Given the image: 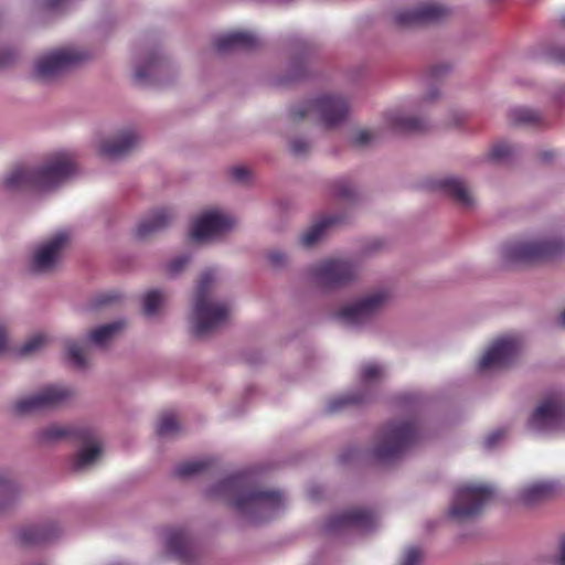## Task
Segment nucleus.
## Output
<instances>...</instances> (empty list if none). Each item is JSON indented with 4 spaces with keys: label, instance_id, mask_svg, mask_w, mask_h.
Wrapping results in <instances>:
<instances>
[{
    "label": "nucleus",
    "instance_id": "obj_3",
    "mask_svg": "<svg viewBox=\"0 0 565 565\" xmlns=\"http://www.w3.org/2000/svg\"><path fill=\"white\" fill-rule=\"evenodd\" d=\"M215 281L212 269L201 274L195 287L194 308L192 312V333L195 337L206 335L221 328L228 318L230 307L223 302H212L210 292Z\"/></svg>",
    "mask_w": 565,
    "mask_h": 565
},
{
    "label": "nucleus",
    "instance_id": "obj_6",
    "mask_svg": "<svg viewBox=\"0 0 565 565\" xmlns=\"http://www.w3.org/2000/svg\"><path fill=\"white\" fill-rule=\"evenodd\" d=\"M565 250V242L561 239L539 242H514L504 246L507 262L531 264L553 259Z\"/></svg>",
    "mask_w": 565,
    "mask_h": 565
},
{
    "label": "nucleus",
    "instance_id": "obj_41",
    "mask_svg": "<svg viewBox=\"0 0 565 565\" xmlns=\"http://www.w3.org/2000/svg\"><path fill=\"white\" fill-rule=\"evenodd\" d=\"M14 488L12 483L8 481L0 482V510L4 509L13 499Z\"/></svg>",
    "mask_w": 565,
    "mask_h": 565
},
{
    "label": "nucleus",
    "instance_id": "obj_21",
    "mask_svg": "<svg viewBox=\"0 0 565 565\" xmlns=\"http://www.w3.org/2000/svg\"><path fill=\"white\" fill-rule=\"evenodd\" d=\"M434 188L444 191L451 196L462 207H470L473 205V198L469 192L466 183L458 178H446L437 181Z\"/></svg>",
    "mask_w": 565,
    "mask_h": 565
},
{
    "label": "nucleus",
    "instance_id": "obj_42",
    "mask_svg": "<svg viewBox=\"0 0 565 565\" xmlns=\"http://www.w3.org/2000/svg\"><path fill=\"white\" fill-rule=\"evenodd\" d=\"M375 134L371 130H359L352 138V145L355 147H364L374 140Z\"/></svg>",
    "mask_w": 565,
    "mask_h": 565
},
{
    "label": "nucleus",
    "instance_id": "obj_38",
    "mask_svg": "<svg viewBox=\"0 0 565 565\" xmlns=\"http://www.w3.org/2000/svg\"><path fill=\"white\" fill-rule=\"evenodd\" d=\"M332 193L339 199H351L353 198L354 191L347 180L341 179L333 182Z\"/></svg>",
    "mask_w": 565,
    "mask_h": 565
},
{
    "label": "nucleus",
    "instance_id": "obj_46",
    "mask_svg": "<svg viewBox=\"0 0 565 565\" xmlns=\"http://www.w3.org/2000/svg\"><path fill=\"white\" fill-rule=\"evenodd\" d=\"M505 436V431L503 429H498L489 434L483 440L484 447L490 449L494 447L499 440H501Z\"/></svg>",
    "mask_w": 565,
    "mask_h": 565
},
{
    "label": "nucleus",
    "instance_id": "obj_53",
    "mask_svg": "<svg viewBox=\"0 0 565 565\" xmlns=\"http://www.w3.org/2000/svg\"><path fill=\"white\" fill-rule=\"evenodd\" d=\"M8 337L4 328L0 326V353L4 352L7 349Z\"/></svg>",
    "mask_w": 565,
    "mask_h": 565
},
{
    "label": "nucleus",
    "instance_id": "obj_13",
    "mask_svg": "<svg viewBox=\"0 0 565 565\" xmlns=\"http://www.w3.org/2000/svg\"><path fill=\"white\" fill-rule=\"evenodd\" d=\"M520 341L514 337L497 340L479 362L480 370L509 366L520 351Z\"/></svg>",
    "mask_w": 565,
    "mask_h": 565
},
{
    "label": "nucleus",
    "instance_id": "obj_44",
    "mask_svg": "<svg viewBox=\"0 0 565 565\" xmlns=\"http://www.w3.org/2000/svg\"><path fill=\"white\" fill-rule=\"evenodd\" d=\"M189 263H190L189 256H180L169 263L168 269L171 274H177V273L181 271L185 267V265Z\"/></svg>",
    "mask_w": 565,
    "mask_h": 565
},
{
    "label": "nucleus",
    "instance_id": "obj_2",
    "mask_svg": "<svg viewBox=\"0 0 565 565\" xmlns=\"http://www.w3.org/2000/svg\"><path fill=\"white\" fill-rule=\"evenodd\" d=\"M76 173V166L70 152L52 154L38 169L24 164L15 166L4 180L10 190L31 189L36 191L52 190Z\"/></svg>",
    "mask_w": 565,
    "mask_h": 565
},
{
    "label": "nucleus",
    "instance_id": "obj_31",
    "mask_svg": "<svg viewBox=\"0 0 565 565\" xmlns=\"http://www.w3.org/2000/svg\"><path fill=\"white\" fill-rule=\"evenodd\" d=\"M161 62L157 57H151L147 64L140 65L135 71V79L138 83L152 82V77L159 70Z\"/></svg>",
    "mask_w": 565,
    "mask_h": 565
},
{
    "label": "nucleus",
    "instance_id": "obj_9",
    "mask_svg": "<svg viewBox=\"0 0 565 565\" xmlns=\"http://www.w3.org/2000/svg\"><path fill=\"white\" fill-rule=\"evenodd\" d=\"M527 426L539 433L565 429V405L555 396L545 398L532 413Z\"/></svg>",
    "mask_w": 565,
    "mask_h": 565
},
{
    "label": "nucleus",
    "instance_id": "obj_22",
    "mask_svg": "<svg viewBox=\"0 0 565 565\" xmlns=\"http://www.w3.org/2000/svg\"><path fill=\"white\" fill-rule=\"evenodd\" d=\"M64 437H73L82 443H89L94 438V430L87 427L70 428L52 425L41 431L42 441H55Z\"/></svg>",
    "mask_w": 565,
    "mask_h": 565
},
{
    "label": "nucleus",
    "instance_id": "obj_29",
    "mask_svg": "<svg viewBox=\"0 0 565 565\" xmlns=\"http://www.w3.org/2000/svg\"><path fill=\"white\" fill-rule=\"evenodd\" d=\"M95 437L88 444H92L89 447L82 449L78 454H76L73 458V468L75 470H81L86 466L93 463L100 455L102 448L98 444H94Z\"/></svg>",
    "mask_w": 565,
    "mask_h": 565
},
{
    "label": "nucleus",
    "instance_id": "obj_15",
    "mask_svg": "<svg viewBox=\"0 0 565 565\" xmlns=\"http://www.w3.org/2000/svg\"><path fill=\"white\" fill-rule=\"evenodd\" d=\"M376 523L374 513L365 509H350L331 516L326 523L328 533L344 529L371 530Z\"/></svg>",
    "mask_w": 565,
    "mask_h": 565
},
{
    "label": "nucleus",
    "instance_id": "obj_19",
    "mask_svg": "<svg viewBox=\"0 0 565 565\" xmlns=\"http://www.w3.org/2000/svg\"><path fill=\"white\" fill-rule=\"evenodd\" d=\"M259 45V39L252 32L235 31L221 35L214 40V47L218 52L234 49L253 50Z\"/></svg>",
    "mask_w": 565,
    "mask_h": 565
},
{
    "label": "nucleus",
    "instance_id": "obj_56",
    "mask_svg": "<svg viewBox=\"0 0 565 565\" xmlns=\"http://www.w3.org/2000/svg\"><path fill=\"white\" fill-rule=\"evenodd\" d=\"M559 323L562 327H565V310L562 312L559 317Z\"/></svg>",
    "mask_w": 565,
    "mask_h": 565
},
{
    "label": "nucleus",
    "instance_id": "obj_40",
    "mask_svg": "<svg viewBox=\"0 0 565 565\" xmlns=\"http://www.w3.org/2000/svg\"><path fill=\"white\" fill-rule=\"evenodd\" d=\"M382 375V369L375 363H367L362 366L361 377L364 382H371Z\"/></svg>",
    "mask_w": 565,
    "mask_h": 565
},
{
    "label": "nucleus",
    "instance_id": "obj_23",
    "mask_svg": "<svg viewBox=\"0 0 565 565\" xmlns=\"http://www.w3.org/2000/svg\"><path fill=\"white\" fill-rule=\"evenodd\" d=\"M169 552L182 563H190L193 558V548L183 530H172L167 537Z\"/></svg>",
    "mask_w": 565,
    "mask_h": 565
},
{
    "label": "nucleus",
    "instance_id": "obj_24",
    "mask_svg": "<svg viewBox=\"0 0 565 565\" xmlns=\"http://www.w3.org/2000/svg\"><path fill=\"white\" fill-rule=\"evenodd\" d=\"M56 536V527L53 524L41 526H26L18 532V540L23 546H31L47 542Z\"/></svg>",
    "mask_w": 565,
    "mask_h": 565
},
{
    "label": "nucleus",
    "instance_id": "obj_51",
    "mask_svg": "<svg viewBox=\"0 0 565 565\" xmlns=\"http://www.w3.org/2000/svg\"><path fill=\"white\" fill-rule=\"evenodd\" d=\"M449 71V66L446 64L435 65L430 68L429 77L431 79H438Z\"/></svg>",
    "mask_w": 565,
    "mask_h": 565
},
{
    "label": "nucleus",
    "instance_id": "obj_43",
    "mask_svg": "<svg viewBox=\"0 0 565 565\" xmlns=\"http://www.w3.org/2000/svg\"><path fill=\"white\" fill-rule=\"evenodd\" d=\"M422 553L418 547L412 546L405 551L401 565H418Z\"/></svg>",
    "mask_w": 565,
    "mask_h": 565
},
{
    "label": "nucleus",
    "instance_id": "obj_48",
    "mask_svg": "<svg viewBox=\"0 0 565 565\" xmlns=\"http://www.w3.org/2000/svg\"><path fill=\"white\" fill-rule=\"evenodd\" d=\"M231 177L237 182H246L248 180L249 171L245 167H234L230 171Z\"/></svg>",
    "mask_w": 565,
    "mask_h": 565
},
{
    "label": "nucleus",
    "instance_id": "obj_16",
    "mask_svg": "<svg viewBox=\"0 0 565 565\" xmlns=\"http://www.w3.org/2000/svg\"><path fill=\"white\" fill-rule=\"evenodd\" d=\"M68 236L66 233H58L47 243L40 246L33 254L31 268L35 273L51 271L58 262L61 250L65 246Z\"/></svg>",
    "mask_w": 565,
    "mask_h": 565
},
{
    "label": "nucleus",
    "instance_id": "obj_1",
    "mask_svg": "<svg viewBox=\"0 0 565 565\" xmlns=\"http://www.w3.org/2000/svg\"><path fill=\"white\" fill-rule=\"evenodd\" d=\"M211 497H221L253 522L270 519L284 507L280 491L262 490L257 487L254 473L237 472L210 490Z\"/></svg>",
    "mask_w": 565,
    "mask_h": 565
},
{
    "label": "nucleus",
    "instance_id": "obj_55",
    "mask_svg": "<svg viewBox=\"0 0 565 565\" xmlns=\"http://www.w3.org/2000/svg\"><path fill=\"white\" fill-rule=\"evenodd\" d=\"M558 565H565V541L563 542V544L561 546Z\"/></svg>",
    "mask_w": 565,
    "mask_h": 565
},
{
    "label": "nucleus",
    "instance_id": "obj_49",
    "mask_svg": "<svg viewBox=\"0 0 565 565\" xmlns=\"http://www.w3.org/2000/svg\"><path fill=\"white\" fill-rule=\"evenodd\" d=\"M15 61V53L12 51H1L0 52V68L10 66Z\"/></svg>",
    "mask_w": 565,
    "mask_h": 565
},
{
    "label": "nucleus",
    "instance_id": "obj_4",
    "mask_svg": "<svg viewBox=\"0 0 565 565\" xmlns=\"http://www.w3.org/2000/svg\"><path fill=\"white\" fill-rule=\"evenodd\" d=\"M420 436V428L416 420H391L384 425L376 437L373 448L374 457L380 461L395 460L415 446Z\"/></svg>",
    "mask_w": 565,
    "mask_h": 565
},
{
    "label": "nucleus",
    "instance_id": "obj_17",
    "mask_svg": "<svg viewBox=\"0 0 565 565\" xmlns=\"http://www.w3.org/2000/svg\"><path fill=\"white\" fill-rule=\"evenodd\" d=\"M386 298V292H375L352 306L341 309L338 317L349 324H360L366 321L384 303Z\"/></svg>",
    "mask_w": 565,
    "mask_h": 565
},
{
    "label": "nucleus",
    "instance_id": "obj_32",
    "mask_svg": "<svg viewBox=\"0 0 565 565\" xmlns=\"http://www.w3.org/2000/svg\"><path fill=\"white\" fill-rule=\"evenodd\" d=\"M539 118L540 115L537 111L524 107L513 108L509 113V119L513 124L535 122L539 120Z\"/></svg>",
    "mask_w": 565,
    "mask_h": 565
},
{
    "label": "nucleus",
    "instance_id": "obj_26",
    "mask_svg": "<svg viewBox=\"0 0 565 565\" xmlns=\"http://www.w3.org/2000/svg\"><path fill=\"white\" fill-rule=\"evenodd\" d=\"M554 492V487L550 482H535L525 487L521 492V500L529 505L541 502L550 498Z\"/></svg>",
    "mask_w": 565,
    "mask_h": 565
},
{
    "label": "nucleus",
    "instance_id": "obj_14",
    "mask_svg": "<svg viewBox=\"0 0 565 565\" xmlns=\"http://www.w3.org/2000/svg\"><path fill=\"white\" fill-rule=\"evenodd\" d=\"M449 10L439 4H423L412 10L396 12L394 20L399 26L435 23L448 17Z\"/></svg>",
    "mask_w": 565,
    "mask_h": 565
},
{
    "label": "nucleus",
    "instance_id": "obj_12",
    "mask_svg": "<svg viewBox=\"0 0 565 565\" xmlns=\"http://www.w3.org/2000/svg\"><path fill=\"white\" fill-rule=\"evenodd\" d=\"M234 225V220L218 211H209L198 217L191 227V238L194 241H204L218 236Z\"/></svg>",
    "mask_w": 565,
    "mask_h": 565
},
{
    "label": "nucleus",
    "instance_id": "obj_20",
    "mask_svg": "<svg viewBox=\"0 0 565 565\" xmlns=\"http://www.w3.org/2000/svg\"><path fill=\"white\" fill-rule=\"evenodd\" d=\"M173 220L169 209H159L143 218L136 228V236L140 239L147 238L153 233L166 228Z\"/></svg>",
    "mask_w": 565,
    "mask_h": 565
},
{
    "label": "nucleus",
    "instance_id": "obj_47",
    "mask_svg": "<svg viewBox=\"0 0 565 565\" xmlns=\"http://www.w3.org/2000/svg\"><path fill=\"white\" fill-rule=\"evenodd\" d=\"M117 300H119V295L115 291H110V292H105V294L97 296V298L95 300V302H96L95 305H96V307H100L104 305L115 302Z\"/></svg>",
    "mask_w": 565,
    "mask_h": 565
},
{
    "label": "nucleus",
    "instance_id": "obj_7",
    "mask_svg": "<svg viewBox=\"0 0 565 565\" xmlns=\"http://www.w3.org/2000/svg\"><path fill=\"white\" fill-rule=\"evenodd\" d=\"M494 494L486 484H462L457 488L449 513L458 520L470 519L479 514Z\"/></svg>",
    "mask_w": 565,
    "mask_h": 565
},
{
    "label": "nucleus",
    "instance_id": "obj_45",
    "mask_svg": "<svg viewBox=\"0 0 565 565\" xmlns=\"http://www.w3.org/2000/svg\"><path fill=\"white\" fill-rule=\"evenodd\" d=\"M310 145L307 141L295 139L290 143V150L295 156H303L309 151Z\"/></svg>",
    "mask_w": 565,
    "mask_h": 565
},
{
    "label": "nucleus",
    "instance_id": "obj_27",
    "mask_svg": "<svg viewBox=\"0 0 565 565\" xmlns=\"http://www.w3.org/2000/svg\"><path fill=\"white\" fill-rule=\"evenodd\" d=\"M339 221L340 220L335 216L322 217L300 236V244L305 247L313 246L322 237L324 231Z\"/></svg>",
    "mask_w": 565,
    "mask_h": 565
},
{
    "label": "nucleus",
    "instance_id": "obj_28",
    "mask_svg": "<svg viewBox=\"0 0 565 565\" xmlns=\"http://www.w3.org/2000/svg\"><path fill=\"white\" fill-rule=\"evenodd\" d=\"M125 328L124 321H116L92 330L88 334L89 342L96 345H105L113 337Z\"/></svg>",
    "mask_w": 565,
    "mask_h": 565
},
{
    "label": "nucleus",
    "instance_id": "obj_30",
    "mask_svg": "<svg viewBox=\"0 0 565 565\" xmlns=\"http://www.w3.org/2000/svg\"><path fill=\"white\" fill-rule=\"evenodd\" d=\"M212 465L211 460H190L177 466L174 473L180 478L192 477L205 471Z\"/></svg>",
    "mask_w": 565,
    "mask_h": 565
},
{
    "label": "nucleus",
    "instance_id": "obj_50",
    "mask_svg": "<svg viewBox=\"0 0 565 565\" xmlns=\"http://www.w3.org/2000/svg\"><path fill=\"white\" fill-rule=\"evenodd\" d=\"M267 257H268L269 263L275 267L281 266L286 260L285 254L281 252H278V250H273V252L268 253Z\"/></svg>",
    "mask_w": 565,
    "mask_h": 565
},
{
    "label": "nucleus",
    "instance_id": "obj_25",
    "mask_svg": "<svg viewBox=\"0 0 565 565\" xmlns=\"http://www.w3.org/2000/svg\"><path fill=\"white\" fill-rule=\"evenodd\" d=\"M386 121L392 129L402 132H424L427 130L425 120L416 117H407L397 111L387 114Z\"/></svg>",
    "mask_w": 565,
    "mask_h": 565
},
{
    "label": "nucleus",
    "instance_id": "obj_11",
    "mask_svg": "<svg viewBox=\"0 0 565 565\" xmlns=\"http://www.w3.org/2000/svg\"><path fill=\"white\" fill-rule=\"evenodd\" d=\"M72 392L61 386H49L40 393L22 398L13 405L14 413L19 415L56 407L68 399Z\"/></svg>",
    "mask_w": 565,
    "mask_h": 565
},
{
    "label": "nucleus",
    "instance_id": "obj_37",
    "mask_svg": "<svg viewBox=\"0 0 565 565\" xmlns=\"http://www.w3.org/2000/svg\"><path fill=\"white\" fill-rule=\"evenodd\" d=\"M66 348L68 359L76 367L84 369L87 366L84 348L79 347L76 342H68Z\"/></svg>",
    "mask_w": 565,
    "mask_h": 565
},
{
    "label": "nucleus",
    "instance_id": "obj_54",
    "mask_svg": "<svg viewBox=\"0 0 565 565\" xmlns=\"http://www.w3.org/2000/svg\"><path fill=\"white\" fill-rule=\"evenodd\" d=\"M540 158H541L542 161L547 162L552 158H554V152H552V151H544V152H542L540 154Z\"/></svg>",
    "mask_w": 565,
    "mask_h": 565
},
{
    "label": "nucleus",
    "instance_id": "obj_39",
    "mask_svg": "<svg viewBox=\"0 0 565 565\" xmlns=\"http://www.w3.org/2000/svg\"><path fill=\"white\" fill-rule=\"evenodd\" d=\"M513 148L504 142L495 143L490 151V159L494 161H503L511 157Z\"/></svg>",
    "mask_w": 565,
    "mask_h": 565
},
{
    "label": "nucleus",
    "instance_id": "obj_34",
    "mask_svg": "<svg viewBox=\"0 0 565 565\" xmlns=\"http://www.w3.org/2000/svg\"><path fill=\"white\" fill-rule=\"evenodd\" d=\"M365 398L361 394H348L331 399L327 405L328 413H334L344 406L363 403Z\"/></svg>",
    "mask_w": 565,
    "mask_h": 565
},
{
    "label": "nucleus",
    "instance_id": "obj_18",
    "mask_svg": "<svg viewBox=\"0 0 565 565\" xmlns=\"http://www.w3.org/2000/svg\"><path fill=\"white\" fill-rule=\"evenodd\" d=\"M138 143V137L135 131L126 130L119 132L113 138L105 139L99 145V153L104 157L115 159L127 154Z\"/></svg>",
    "mask_w": 565,
    "mask_h": 565
},
{
    "label": "nucleus",
    "instance_id": "obj_35",
    "mask_svg": "<svg viewBox=\"0 0 565 565\" xmlns=\"http://www.w3.org/2000/svg\"><path fill=\"white\" fill-rule=\"evenodd\" d=\"M49 342V337L44 333H38L29 339L19 350L20 355H28L40 351Z\"/></svg>",
    "mask_w": 565,
    "mask_h": 565
},
{
    "label": "nucleus",
    "instance_id": "obj_36",
    "mask_svg": "<svg viewBox=\"0 0 565 565\" xmlns=\"http://www.w3.org/2000/svg\"><path fill=\"white\" fill-rule=\"evenodd\" d=\"M163 301V295L158 290H150L143 297V313L152 316Z\"/></svg>",
    "mask_w": 565,
    "mask_h": 565
},
{
    "label": "nucleus",
    "instance_id": "obj_10",
    "mask_svg": "<svg viewBox=\"0 0 565 565\" xmlns=\"http://www.w3.org/2000/svg\"><path fill=\"white\" fill-rule=\"evenodd\" d=\"M317 284L323 288H337L355 278L354 266L341 259H327L313 269Z\"/></svg>",
    "mask_w": 565,
    "mask_h": 565
},
{
    "label": "nucleus",
    "instance_id": "obj_8",
    "mask_svg": "<svg viewBox=\"0 0 565 565\" xmlns=\"http://www.w3.org/2000/svg\"><path fill=\"white\" fill-rule=\"evenodd\" d=\"M85 57V54L76 50H56L38 58L34 65V74L43 81L52 79Z\"/></svg>",
    "mask_w": 565,
    "mask_h": 565
},
{
    "label": "nucleus",
    "instance_id": "obj_33",
    "mask_svg": "<svg viewBox=\"0 0 565 565\" xmlns=\"http://www.w3.org/2000/svg\"><path fill=\"white\" fill-rule=\"evenodd\" d=\"M179 430V423L172 413L163 414L157 426V434L161 437L170 436Z\"/></svg>",
    "mask_w": 565,
    "mask_h": 565
},
{
    "label": "nucleus",
    "instance_id": "obj_52",
    "mask_svg": "<svg viewBox=\"0 0 565 565\" xmlns=\"http://www.w3.org/2000/svg\"><path fill=\"white\" fill-rule=\"evenodd\" d=\"M66 0H42V8L46 10H57L60 9Z\"/></svg>",
    "mask_w": 565,
    "mask_h": 565
},
{
    "label": "nucleus",
    "instance_id": "obj_5",
    "mask_svg": "<svg viewBox=\"0 0 565 565\" xmlns=\"http://www.w3.org/2000/svg\"><path fill=\"white\" fill-rule=\"evenodd\" d=\"M316 114L320 124L331 129L339 126L349 114L348 102L340 96H321L316 100L306 102L291 110L294 120H300Z\"/></svg>",
    "mask_w": 565,
    "mask_h": 565
}]
</instances>
